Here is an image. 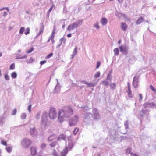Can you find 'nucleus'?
Listing matches in <instances>:
<instances>
[{
	"instance_id": "63",
	"label": "nucleus",
	"mask_w": 156,
	"mask_h": 156,
	"mask_svg": "<svg viewBox=\"0 0 156 156\" xmlns=\"http://www.w3.org/2000/svg\"><path fill=\"white\" fill-rule=\"evenodd\" d=\"M55 26H54V29H53V31H52V35H53V34L55 32Z\"/></svg>"
},
{
	"instance_id": "5",
	"label": "nucleus",
	"mask_w": 156,
	"mask_h": 156,
	"mask_svg": "<svg viewBox=\"0 0 156 156\" xmlns=\"http://www.w3.org/2000/svg\"><path fill=\"white\" fill-rule=\"evenodd\" d=\"M31 143V141L29 139L25 138L23 139L21 142V144L24 148L28 147Z\"/></svg>"
},
{
	"instance_id": "61",
	"label": "nucleus",
	"mask_w": 156,
	"mask_h": 156,
	"mask_svg": "<svg viewBox=\"0 0 156 156\" xmlns=\"http://www.w3.org/2000/svg\"><path fill=\"white\" fill-rule=\"evenodd\" d=\"M7 12L6 11H5L4 12L3 14V16L4 17H5L7 15Z\"/></svg>"
},
{
	"instance_id": "37",
	"label": "nucleus",
	"mask_w": 156,
	"mask_h": 156,
	"mask_svg": "<svg viewBox=\"0 0 156 156\" xmlns=\"http://www.w3.org/2000/svg\"><path fill=\"white\" fill-rule=\"evenodd\" d=\"M115 14L116 16L119 18L122 16V14L118 11H116L115 12Z\"/></svg>"
},
{
	"instance_id": "31",
	"label": "nucleus",
	"mask_w": 156,
	"mask_h": 156,
	"mask_svg": "<svg viewBox=\"0 0 156 156\" xmlns=\"http://www.w3.org/2000/svg\"><path fill=\"white\" fill-rule=\"evenodd\" d=\"M4 76L5 79L6 80L8 81L9 80L10 77L7 74H5Z\"/></svg>"
},
{
	"instance_id": "52",
	"label": "nucleus",
	"mask_w": 156,
	"mask_h": 156,
	"mask_svg": "<svg viewBox=\"0 0 156 156\" xmlns=\"http://www.w3.org/2000/svg\"><path fill=\"white\" fill-rule=\"evenodd\" d=\"M1 144L3 145L7 146V144L6 142L5 141L2 140L1 141Z\"/></svg>"
},
{
	"instance_id": "11",
	"label": "nucleus",
	"mask_w": 156,
	"mask_h": 156,
	"mask_svg": "<svg viewBox=\"0 0 156 156\" xmlns=\"http://www.w3.org/2000/svg\"><path fill=\"white\" fill-rule=\"evenodd\" d=\"M30 132L31 135L33 136H36L37 133V130L34 127L33 128H30Z\"/></svg>"
},
{
	"instance_id": "44",
	"label": "nucleus",
	"mask_w": 156,
	"mask_h": 156,
	"mask_svg": "<svg viewBox=\"0 0 156 156\" xmlns=\"http://www.w3.org/2000/svg\"><path fill=\"white\" fill-rule=\"evenodd\" d=\"M131 150V149L129 147L128 148L126 151V154H129L130 153Z\"/></svg>"
},
{
	"instance_id": "22",
	"label": "nucleus",
	"mask_w": 156,
	"mask_h": 156,
	"mask_svg": "<svg viewBox=\"0 0 156 156\" xmlns=\"http://www.w3.org/2000/svg\"><path fill=\"white\" fill-rule=\"evenodd\" d=\"M57 144L58 143L57 141H54L51 143L50 144L49 146L51 147H53L56 146Z\"/></svg>"
},
{
	"instance_id": "13",
	"label": "nucleus",
	"mask_w": 156,
	"mask_h": 156,
	"mask_svg": "<svg viewBox=\"0 0 156 156\" xmlns=\"http://www.w3.org/2000/svg\"><path fill=\"white\" fill-rule=\"evenodd\" d=\"M66 136L64 134H62L59 135L57 138V141H60L62 140H63L66 141Z\"/></svg>"
},
{
	"instance_id": "28",
	"label": "nucleus",
	"mask_w": 156,
	"mask_h": 156,
	"mask_svg": "<svg viewBox=\"0 0 156 156\" xmlns=\"http://www.w3.org/2000/svg\"><path fill=\"white\" fill-rule=\"evenodd\" d=\"M5 119V117L4 116H2L0 117V122L1 123H3L4 122V121Z\"/></svg>"
},
{
	"instance_id": "39",
	"label": "nucleus",
	"mask_w": 156,
	"mask_h": 156,
	"mask_svg": "<svg viewBox=\"0 0 156 156\" xmlns=\"http://www.w3.org/2000/svg\"><path fill=\"white\" fill-rule=\"evenodd\" d=\"M30 28L29 27H27L25 30V34L26 35H27L30 33Z\"/></svg>"
},
{
	"instance_id": "12",
	"label": "nucleus",
	"mask_w": 156,
	"mask_h": 156,
	"mask_svg": "<svg viewBox=\"0 0 156 156\" xmlns=\"http://www.w3.org/2000/svg\"><path fill=\"white\" fill-rule=\"evenodd\" d=\"M31 154L33 155H35L37 152L36 147H32L30 148Z\"/></svg>"
},
{
	"instance_id": "45",
	"label": "nucleus",
	"mask_w": 156,
	"mask_h": 156,
	"mask_svg": "<svg viewBox=\"0 0 156 156\" xmlns=\"http://www.w3.org/2000/svg\"><path fill=\"white\" fill-rule=\"evenodd\" d=\"M77 47H76L74 50V51L73 52V55H75L77 53Z\"/></svg>"
},
{
	"instance_id": "53",
	"label": "nucleus",
	"mask_w": 156,
	"mask_h": 156,
	"mask_svg": "<svg viewBox=\"0 0 156 156\" xmlns=\"http://www.w3.org/2000/svg\"><path fill=\"white\" fill-rule=\"evenodd\" d=\"M94 27H95L97 29H99L100 27L98 26V23H96L94 25Z\"/></svg>"
},
{
	"instance_id": "49",
	"label": "nucleus",
	"mask_w": 156,
	"mask_h": 156,
	"mask_svg": "<svg viewBox=\"0 0 156 156\" xmlns=\"http://www.w3.org/2000/svg\"><path fill=\"white\" fill-rule=\"evenodd\" d=\"M16 112H17L16 109V108L14 109L12 112L11 115H15L16 114Z\"/></svg>"
},
{
	"instance_id": "16",
	"label": "nucleus",
	"mask_w": 156,
	"mask_h": 156,
	"mask_svg": "<svg viewBox=\"0 0 156 156\" xmlns=\"http://www.w3.org/2000/svg\"><path fill=\"white\" fill-rule=\"evenodd\" d=\"M100 22L103 25H106L107 24L108 20L105 18L103 17L101 19Z\"/></svg>"
},
{
	"instance_id": "55",
	"label": "nucleus",
	"mask_w": 156,
	"mask_h": 156,
	"mask_svg": "<svg viewBox=\"0 0 156 156\" xmlns=\"http://www.w3.org/2000/svg\"><path fill=\"white\" fill-rule=\"evenodd\" d=\"M100 64H101L100 62H99V61H98L97 62L96 68V69L98 68L99 67V66H100Z\"/></svg>"
},
{
	"instance_id": "14",
	"label": "nucleus",
	"mask_w": 156,
	"mask_h": 156,
	"mask_svg": "<svg viewBox=\"0 0 156 156\" xmlns=\"http://www.w3.org/2000/svg\"><path fill=\"white\" fill-rule=\"evenodd\" d=\"M68 152V147H67L61 152V156H66Z\"/></svg>"
},
{
	"instance_id": "23",
	"label": "nucleus",
	"mask_w": 156,
	"mask_h": 156,
	"mask_svg": "<svg viewBox=\"0 0 156 156\" xmlns=\"http://www.w3.org/2000/svg\"><path fill=\"white\" fill-rule=\"evenodd\" d=\"M110 87L111 88L112 90H114L115 88L116 85L115 83H112L110 84Z\"/></svg>"
},
{
	"instance_id": "43",
	"label": "nucleus",
	"mask_w": 156,
	"mask_h": 156,
	"mask_svg": "<svg viewBox=\"0 0 156 156\" xmlns=\"http://www.w3.org/2000/svg\"><path fill=\"white\" fill-rule=\"evenodd\" d=\"M124 126L126 129H128V121H126L124 122Z\"/></svg>"
},
{
	"instance_id": "51",
	"label": "nucleus",
	"mask_w": 156,
	"mask_h": 156,
	"mask_svg": "<svg viewBox=\"0 0 156 156\" xmlns=\"http://www.w3.org/2000/svg\"><path fill=\"white\" fill-rule=\"evenodd\" d=\"M4 9V10L6 9L8 12H9L10 11L9 9L7 7H3L2 9H0V10L2 11Z\"/></svg>"
},
{
	"instance_id": "35",
	"label": "nucleus",
	"mask_w": 156,
	"mask_h": 156,
	"mask_svg": "<svg viewBox=\"0 0 156 156\" xmlns=\"http://www.w3.org/2000/svg\"><path fill=\"white\" fill-rule=\"evenodd\" d=\"M100 73L99 71L97 72L94 75V78H96L99 77L100 76Z\"/></svg>"
},
{
	"instance_id": "18",
	"label": "nucleus",
	"mask_w": 156,
	"mask_h": 156,
	"mask_svg": "<svg viewBox=\"0 0 156 156\" xmlns=\"http://www.w3.org/2000/svg\"><path fill=\"white\" fill-rule=\"evenodd\" d=\"M121 27L123 31H126L127 29V26L126 23H121Z\"/></svg>"
},
{
	"instance_id": "20",
	"label": "nucleus",
	"mask_w": 156,
	"mask_h": 156,
	"mask_svg": "<svg viewBox=\"0 0 156 156\" xmlns=\"http://www.w3.org/2000/svg\"><path fill=\"white\" fill-rule=\"evenodd\" d=\"M144 21V19L142 17H140L137 20L136 24L137 25L140 24L142 22Z\"/></svg>"
},
{
	"instance_id": "50",
	"label": "nucleus",
	"mask_w": 156,
	"mask_h": 156,
	"mask_svg": "<svg viewBox=\"0 0 156 156\" xmlns=\"http://www.w3.org/2000/svg\"><path fill=\"white\" fill-rule=\"evenodd\" d=\"M53 55L52 53H51L48 54L46 57L45 58L46 59H48L51 57Z\"/></svg>"
},
{
	"instance_id": "17",
	"label": "nucleus",
	"mask_w": 156,
	"mask_h": 156,
	"mask_svg": "<svg viewBox=\"0 0 156 156\" xmlns=\"http://www.w3.org/2000/svg\"><path fill=\"white\" fill-rule=\"evenodd\" d=\"M141 112L142 113L140 115L141 116H142L144 115H148L149 113V111L147 109H142L141 110Z\"/></svg>"
},
{
	"instance_id": "41",
	"label": "nucleus",
	"mask_w": 156,
	"mask_h": 156,
	"mask_svg": "<svg viewBox=\"0 0 156 156\" xmlns=\"http://www.w3.org/2000/svg\"><path fill=\"white\" fill-rule=\"evenodd\" d=\"M15 68V64L13 63L10 66L9 69L11 70L14 69Z\"/></svg>"
},
{
	"instance_id": "46",
	"label": "nucleus",
	"mask_w": 156,
	"mask_h": 156,
	"mask_svg": "<svg viewBox=\"0 0 156 156\" xmlns=\"http://www.w3.org/2000/svg\"><path fill=\"white\" fill-rule=\"evenodd\" d=\"M60 41H61V44H62V42H63L64 44H65L66 42V39L65 38H62L60 39Z\"/></svg>"
},
{
	"instance_id": "33",
	"label": "nucleus",
	"mask_w": 156,
	"mask_h": 156,
	"mask_svg": "<svg viewBox=\"0 0 156 156\" xmlns=\"http://www.w3.org/2000/svg\"><path fill=\"white\" fill-rule=\"evenodd\" d=\"M79 129L77 127H76L73 131V133L74 135H76L79 131Z\"/></svg>"
},
{
	"instance_id": "21",
	"label": "nucleus",
	"mask_w": 156,
	"mask_h": 156,
	"mask_svg": "<svg viewBox=\"0 0 156 156\" xmlns=\"http://www.w3.org/2000/svg\"><path fill=\"white\" fill-rule=\"evenodd\" d=\"M55 136V135L54 134H52L49 136L48 139V142H50L54 140L55 139L54 138H52V137L54 136Z\"/></svg>"
},
{
	"instance_id": "59",
	"label": "nucleus",
	"mask_w": 156,
	"mask_h": 156,
	"mask_svg": "<svg viewBox=\"0 0 156 156\" xmlns=\"http://www.w3.org/2000/svg\"><path fill=\"white\" fill-rule=\"evenodd\" d=\"M139 101H141L142 99V94H139Z\"/></svg>"
},
{
	"instance_id": "48",
	"label": "nucleus",
	"mask_w": 156,
	"mask_h": 156,
	"mask_svg": "<svg viewBox=\"0 0 156 156\" xmlns=\"http://www.w3.org/2000/svg\"><path fill=\"white\" fill-rule=\"evenodd\" d=\"M150 87L152 91L154 92H156V89L154 87H153L152 85H150Z\"/></svg>"
},
{
	"instance_id": "62",
	"label": "nucleus",
	"mask_w": 156,
	"mask_h": 156,
	"mask_svg": "<svg viewBox=\"0 0 156 156\" xmlns=\"http://www.w3.org/2000/svg\"><path fill=\"white\" fill-rule=\"evenodd\" d=\"M127 85H128V90H130V84L129 82L127 83Z\"/></svg>"
},
{
	"instance_id": "29",
	"label": "nucleus",
	"mask_w": 156,
	"mask_h": 156,
	"mask_svg": "<svg viewBox=\"0 0 156 156\" xmlns=\"http://www.w3.org/2000/svg\"><path fill=\"white\" fill-rule=\"evenodd\" d=\"M40 115L41 112L40 111L38 112L35 116V118L37 120H39V119Z\"/></svg>"
},
{
	"instance_id": "36",
	"label": "nucleus",
	"mask_w": 156,
	"mask_h": 156,
	"mask_svg": "<svg viewBox=\"0 0 156 156\" xmlns=\"http://www.w3.org/2000/svg\"><path fill=\"white\" fill-rule=\"evenodd\" d=\"M102 83L105 86L108 85L109 82L106 80H104L102 82Z\"/></svg>"
},
{
	"instance_id": "42",
	"label": "nucleus",
	"mask_w": 156,
	"mask_h": 156,
	"mask_svg": "<svg viewBox=\"0 0 156 156\" xmlns=\"http://www.w3.org/2000/svg\"><path fill=\"white\" fill-rule=\"evenodd\" d=\"M24 30H25L24 27H21L20 29L19 33L20 34H22L24 32Z\"/></svg>"
},
{
	"instance_id": "40",
	"label": "nucleus",
	"mask_w": 156,
	"mask_h": 156,
	"mask_svg": "<svg viewBox=\"0 0 156 156\" xmlns=\"http://www.w3.org/2000/svg\"><path fill=\"white\" fill-rule=\"evenodd\" d=\"M127 93L128 94V95L129 97L130 98L132 97V92L131 90L130 89L129 90H128V91H127Z\"/></svg>"
},
{
	"instance_id": "26",
	"label": "nucleus",
	"mask_w": 156,
	"mask_h": 156,
	"mask_svg": "<svg viewBox=\"0 0 156 156\" xmlns=\"http://www.w3.org/2000/svg\"><path fill=\"white\" fill-rule=\"evenodd\" d=\"M11 76L12 78H16L17 77V74L16 72H14L11 74Z\"/></svg>"
},
{
	"instance_id": "64",
	"label": "nucleus",
	"mask_w": 156,
	"mask_h": 156,
	"mask_svg": "<svg viewBox=\"0 0 156 156\" xmlns=\"http://www.w3.org/2000/svg\"><path fill=\"white\" fill-rule=\"evenodd\" d=\"M53 9V7L52 6L49 9V10L48 11V13H49V12H50L51 11V10H52Z\"/></svg>"
},
{
	"instance_id": "47",
	"label": "nucleus",
	"mask_w": 156,
	"mask_h": 156,
	"mask_svg": "<svg viewBox=\"0 0 156 156\" xmlns=\"http://www.w3.org/2000/svg\"><path fill=\"white\" fill-rule=\"evenodd\" d=\"M107 79L108 80H109L110 82H111V80H112V78H111V75L110 74H108L107 76Z\"/></svg>"
},
{
	"instance_id": "58",
	"label": "nucleus",
	"mask_w": 156,
	"mask_h": 156,
	"mask_svg": "<svg viewBox=\"0 0 156 156\" xmlns=\"http://www.w3.org/2000/svg\"><path fill=\"white\" fill-rule=\"evenodd\" d=\"M53 38H54V35H51V36L50 37V39L52 41V42L53 43H54V41Z\"/></svg>"
},
{
	"instance_id": "2",
	"label": "nucleus",
	"mask_w": 156,
	"mask_h": 156,
	"mask_svg": "<svg viewBox=\"0 0 156 156\" xmlns=\"http://www.w3.org/2000/svg\"><path fill=\"white\" fill-rule=\"evenodd\" d=\"M82 20H78L76 21L69 25L67 28V30L70 31L74 29L78 28L79 26L82 24Z\"/></svg>"
},
{
	"instance_id": "57",
	"label": "nucleus",
	"mask_w": 156,
	"mask_h": 156,
	"mask_svg": "<svg viewBox=\"0 0 156 156\" xmlns=\"http://www.w3.org/2000/svg\"><path fill=\"white\" fill-rule=\"evenodd\" d=\"M52 155L54 156H58L57 152L55 150H54V152L52 154Z\"/></svg>"
},
{
	"instance_id": "4",
	"label": "nucleus",
	"mask_w": 156,
	"mask_h": 156,
	"mask_svg": "<svg viewBox=\"0 0 156 156\" xmlns=\"http://www.w3.org/2000/svg\"><path fill=\"white\" fill-rule=\"evenodd\" d=\"M79 117L77 115L75 116L70 119L69 121V124L70 126H74L76 125L78 121Z\"/></svg>"
},
{
	"instance_id": "38",
	"label": "nucleus",
	"mask_w": 156,
	"mask_h": 156,
	"mask_svg": "<svg viewBox=\"0 0 156 156\" xmlns=\"http://www.w3.org/2000/svg\"><path fill=\"white\" fill-rule=\"evenodd\" d=\"M6 149L7 151L9 153H10L12 150V147H7Z\"/></svg>"
},
{
	"instance_id": "9",
	"label": "nucleus",
	"mask_w": 156,
	"mask_h": 156,
	"mask_svg": "<svg viewBox=\"0 0 156 156\" xmlns=\"http://www.w3.org/2000/svg\"><path fill=\"white\" fill-rule=\"evenodd\" d=\"M119 48L121 52H122L124 54H127V51L128 50V48L126 45H121L119 47Z\"/></svg>"
},
{
	"instance_id": "54",
	"label": "nucleus",
	"mask_w": 156,
	"mask_h": 156,
	"mask_svg": "<svg viewBox=\"0 0 156 156\" xmlns=\"http://www.w3.org/2000/svg\"><path fill=\"white\" fill-rule=\"evenodd\" d=\"M34 50V48L33 47L30 50H27L26 51V52L27 53H30L32 52Z\"/></svg>"
},
{
	"instance_id": "15",
	"label": "nucleus",
	"mask_w": 156,
	"mask_h": 156,
	"mask_svg": "<svg viewBox=\"0 0 156 156\" xmlns=\"http://www.w3.org/2000/svg\"><path fill=\"white\" fill-rule=\"evenodd\" d=\"M60 86L57 85L54 89L53 93H57L60 92Z\"/></svg>"
},
{
	"instance_id": "8",
	"label": "nucleus",
	"mask_w": 156,
	"mask_h": 156,
	"mask_svg": "<svg viewBox=\"0 0 156 156\" xmlns=\"http://www.w3.org/2000/svg\"><path fill=\"white\" fill-rule=\"evenodd\" d=\"M144 107V108H156V104L154 102L148 103L146 102L144 103L143 105Z\"/></svg>"
},
{
	"instance_id": "30",
	"label": "nucleus",
	"mask_w": 156,
	"mask_h": 156,
	"mask_svg": "<svg viewBox=\"0 0 156 156\" xmlns=\"http://www.w3.org/2000/svg\"><path fill=\"white\" fill-rule=\"evenodd\" d=\"M46 146L47 144H46L43 143L41 144L40 147L42 149H44L46 148Z\"/></svg>"
},
{
	"instance_id": "56",
	"label": "nucleus",
	"mask_w": 156,
	"mask_h": 156,
	"mask_svg": "<svg viewBox=\"0 0 156 156\" xmlns=\"http://www.w3.org/2000/svg\"><path fill=\"white\" fill-rule=\"evenodd\" d=\"M32 105H30L27 108V110L29 111L30 113L31 112V108Z\"/></svg>"
},
{
	"instance_id": "1",
	"label": "nucleus",
	"mask_w": 156,
	"mask_h": 156,
	"mask_svg": "<svg viewBox=\"0 0 156 156\" xmlns=\"http://www.w3.org/2000/svg\"><path fill=\"white\" fill-rule=\"evenodd\" d=\"M73 114V110L70 107H66L59 110L58 120L59 122L63 121L64 118H69Z\"/></svg>"
},
{
	"instance_id": "10",
	"label": "nucleus",
	"mask_w": 156,
	"mask_h": 156,
	"mask_svg": "<svg viewBox=\"0 0 156 156\" xmlns=\"http://www.w3.org/2000/svg\"><path fill=\"white\" fill-rule=\"evenodd\" d=\"M92 112L93 113L94 118L95 119H98L100 118L98 110L95 108L93 109Z\"/></svg>"
},
{
	"instance_id": "24",
	"label": "nucleus",
	"mask_w": 156,
	"mask_h": 156,
	"mask_svg": "<svg viewBox=\"0 0 156 156\" xmlns=\"http://www.w3.org/2000/svg\"><path fill=\"white\" fill-rule=\"evenodd\" d=\"M34 60V59L31 57L30 59H27L26 62L27 63H32Z\"/></svg>"
},
{
	"instance_id": "25",
	"label": "nucleus",
	"mask_w": 156,
	"mask_h": 156,
	"mask_svg": "<svg viewBox=\"0 0 156 156\" xmlns=\"http://www.w3.org/2000/svg\"><path fill=\"white\" fill-rule=\"evenodd\" d=\"M113 51L116 55L118 56L119 55V50L118 48H117L114 49Z\"/></svg>"
},
{
	"instance_id": "3",
	"label": "nucleus",
	"mask_w": 156,
	"mask_h": 156,
	"mask_svg": "<svg viewBox=\"0 0 156 156\" xmlns=\"http://www.w3.org/2000/svg\"><path fill=\"white\" fill-rule=\"evenodd\" d=\"M41 122V125L44 126L49 124V122L48 119V113L46 111L42 113Z\"/></svg>"
},
{
	"instance_id": "34",
	"label": "nucleus",
	"mask_w": 156,
	"mask_h": 156,
	"mask_svg": "<svg viewBox=\"0 0 156 156\" xmlns=\"http://www.w3.org/2000/svg\"><path fill=\"white\" fill-rule=\"evenodd\" d=\"M87 86L88 87H94L95 86V84L91 82L88 83L87 82Z\"/></svg>"
},
{
	"instance_id": "19",
	"label": "nucleus",
	"mask_w": 156,
	"mask_h": 156,
	"mask_svg": "<svg viewBox=\"0 0 156 156\" xmlns=\"http://www.w3.org/2000/svg\"><path fill=\"white\" fill-rule=\"evenodd\" d=\"M44 27L42 25L41 27H40V29H39L40 32H39V34L36 36V38H37L40 34H42L43 33V31H44Z\"/></svg>"
},
{
	"instance_id": "6",
	"label": "nucleus",
	"mask_w": 156,
	"mask_h": 156,
	"mask_svg": "<svg viewBox=\"0 0 156 156\" xmlns=\"http://www.w3.org/2000/svg\"><path fill=\"white\" fill-rule=\"evenodd\" d=\"M49 118L51 119H54L56 118L57 113L55 108H51L49 112Z\"/></svg>"
},
{
	"instance_id": "7",
	"label": "nucleus",
	"mask_w": 156,
	"mask_h": 156,
	"mask_svg": "<svg viewBox=\"0 0 156 156\" xmlns=\"http://www.w3.org/2000/svg\"><path fill=\"white\" fill-rule=\"evenodd\" d=\"M139 76H135L133 77V85L134 88H137L138 87V84L139 82Z\"/></svg>"
},
{
	"instance_id": "27",
	"label": "nucleus",
	"mask_w": 156,
	"mask_h": 156,
	"mask_svg": "<svg viewBox=\"0 0 156 156\" xmlns=\"http://www.w3.org/2000/svg\"><path fill=\"white\" fill-rule=\"evenodd\" d=\"M73 144L72 142H69L68 147H68V149L69 148L70 150H71L72 148L73 147Z\"/></svg>"
},
{
	"instance_id": "60",
	"label": "nucleus",
	"mask_w": 156,
	"mask_h": 156,
	"mask_svg": "<svg viewBox=\"0 0 156 156\" xmlns=\"http://www.w3.org/2000/svg\"><path fill=\"white\" fill-rule=\"evenodd\" d=\"M46 62V60H43L40 62V64L41 65H42L45 63Z\"/></svg>"
},
{
	"instance_id": "32",
	"label": "nucleus",
	"mask_w": 156,
	"mask_h": 156,
	"mask_svg": "<svg viewBox=\"0 0 156 156\" xmlns=\"http://www.w3.org/2000/svg\"><path fill=\"white\" fill-rule=\"evenodd\" d=\"M26 116H27V115H26V114L25 113H23L21 114V118L22 119H25V118H26Z\"/></svg>"
}]
</instances>
